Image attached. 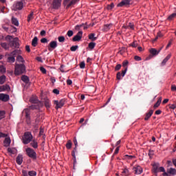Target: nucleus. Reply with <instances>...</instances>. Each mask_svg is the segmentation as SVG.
<instances>
[{"label":"nucleus","mask_w":176,"mask_h":176,"mask_svg":"<svg viewBox=\"0 0 176 176\" xmlns=\"http://www.w3.org/2000/svg\"><path fill=\"white\" fill-rule=\"evenodd\" d=\"M24 3H25V1L24 0L15 1L12 6V10L14 12H17V10H22L23 8H24Z\"/></svg>","instance_id":"6"},{"label":"nucleus","mask_w":176,"mask_h":176,"mask_svg":"<svg viewBox=\"0 0 176 176\" xmlns=\"http://www.w3.org/2000/svg\"><path fill=\"white\" fill-rule=\"evenodd\" d=\"M116 78H117L118 80H120V79H122V73L118 72Z\"/></svg>","instance_id":"48"},{"label":"nucleus","mask_w":176,"mask_h":176,"mask_svg":"<svg viewBox=\"0 0 176 176\" xmlns=\"http://www.w3.org/2000/svg\"><path fill=\"white\" fill-rule=\"evenodd\" d=\"M152 173L155 175L157 176V173H163V176H168V173H166V169H164V167L160 166V164L159 163H154L152 164Z\"/></svg>","instance_id":"1"},{"label":"nucleus","mask_w":176,"mask_h":176,"mask_svg":"<svg viewBox=\"0 0 176 176\" xmlns=\"http://www.w3.org/2000/svg\"><path fill=\"white\" fill-rule=\"evenodd\" d=\"M40 70L43 74H46V69H45V67H41Z\"/></svg>","instance_id":"58"},{"label":"nucleus","mask_w":176,"mask_h":176,"mask_svg":"<svg viewBox=\"0 0 176 176\" xmlns=\"http://www.w3.org/2000/svg\"><path fill=\"white\" fill-rule=\"evenodd\" d=\"M30 102L32 104H32L30 107V109H39L41 107H43V103L40 102L38 100V97L36 96H32L30 99Z\"/></svg>","instance_id":"3"},{"label":"nucleus","mask_w":176,"mask_h":176,"mask_svg":"<svg viewBox=\"0 0 176 176\" xmlns=\"http://www.w3.org/2000/svg\"><path fill=\"white\" fill-rule=\"evenodd\" d=\"M120 68H122V65L118 64L115 67V71H119V69H120Z\"/></svg>","instance_id":"55"},{"label":"nucleus","mask_w":176,"mask_h":176,"mask_svg":"<svg viewBox=\"0 0 176 176\" xmlns=\"http://www.w3.org/2000/svg\"><path fill=\"white\" fill-rule=\"evenodd\" d=\"M1 46L3 47V49H5V50H9V45H8V43H1Z\"/></svg>","instance_id":"32"},{"label":"nucleus","mask_w":176,"mask_h":176,"mask_svg":"<svg viewBox=\"0 0 176 176\" xmlns=\"http://www.w3.org/2000/svg\"><path fill=\"white\" fill-rule=\"evenodd\" d=\"M52 92L54 94H60V91L57 89H54Z\"/></svg>","instance_id":"60"},{"label":"nucleus","mask_w":176,"mask_h":176,"mask_svg":"<svg viewBox=\"0 0 176 176\" xmlns=\"http://www.w3.org/2000/svg\"><path fill=\"white\" fill-rule=\"evenodd\" d=\"M23 113H25V118L26 119H30V118H31L30 116V113H31V111L30 110V109H25L24 111H23Z\"/></svg>","instance_id":"21"},{"label":"nucleus","mask_w":176,"mask_h":176,"mask_svg":"<svg viewBox=\"0 0 176 176\" xmlns=\"http://www.w3.org/2000/svg\"><path fill=\"white\" fill-rule=\"evenodd\" d=\"M32 138H34V137L32 136V134L31 133V132H29V131L25 132L22 138V142L25 145H27L30 144L31 141H32Z\"/></svg>","instance_id":"5"},{"label":"nucleus","mask_w":176,"mask_h":176,"mask_svg":"<svg viewBox=\"0 0 176 176\" xmlns=\"http://www.w3.org/2000/svg\"><path fill=\"white\" fill-rule=\"evenodd\" d=\"M130 46H131L132 47H137V46H138L137 41H133L131 44H130Z\"/></svg>","instance_id":"45"},{"label":"nucleus","mask_w":176,"mask_h":176,"mask_svg":"<svg viewBox=\"0 0 176 176\" xmlns=\"http://www.w3.org/2000/svg\"><path fill=\"white\" fill-rule=\"evenodd\" d=\"M16 162L19 166H21L23 164V155L19 154L18 156L16 157Z\"/></svg>","instance_id":"19"},{"label":"nucleus","mask_w":176,"mask_h":176,"mask_svg":"<svg viewBox=\"0 0 176 176\" xmlns=\"http://www.w3.org/2000/svg\"><path fill=\"white\" fill-rule=\"evenodd\" d=\"M169 108H170V109H175V108H176V103L173 104H170L169 106Z\"/></svg>","instance_id":"61"},{"label":"nucleus","mask_w":176,"mask_h":176,"mask_svg":"<svg viewBox=\"0 0 176 176\" xmlns=\"http://www.w3.org/2000/svg\"><path fill=\"white\" fill-rule=\"evenodd\" d=\"M0 72L1 74H5L6 72V68L3 65L0 66Z\"/></svg>","instance_id":"42"},{"label":"nucleus","mask_w":176,"mask_h":176,"mask_svg":"<svg viewBox=\"0 0 176 176\" xmlns=\"http://www.w3.org/2000/svg\"><path fill=\"white\" fill-rule=\"evenodd\" d=\"M16 61H19V63H25L24 58L20 55L16 57Z\"/></svg>","instance_id":"37"},{"label":"nucleus","mask_w":176,"mask_h":176,"mask_svg":"<svg viewBox=\"0 0 176 176\" xmlns=\"http://www.w3.org/2000/svg\"><path fill=\"white\" fill-rule=\"evenodd\" d=\"M83 35V32H78L76 36H74L72 38L73 42H79L80 39H82V36Z\"/></svg>","instance_id":"13"},{"label":"nucleus","mask_w":176,"mask_h":176,"mask_svg":"<svg viewBox=\"0 0 176 176\" xmlns=\"http://www.w3.org/2000/svg\"><path fill=\"white\" fill-rule=\"evenodd\" d=\"M8 152H9V153H12V155H14V148H8Z\"/></svg>","instance_id":"50"},{"label":"nucleus","mask_w":176,"mask_h":176,"mask_svg":"<svg viewBox=\"0 0 176 176\" xmlns=\"http://www.w3.org/2000/svg\"><path fill=\"white\" fill-rule=\"evenodd\" d=\"M21 74H25V65L24 64H16L14 74L21 75Z\"/></svg>","instance_id":"7"},{"label":"nucleus","mask_w":176,"mask_h":176,"mask_svg":"<svg viewBox=\"0 0 176 176\" xmlns=\"http://www.w3.org/2000/svg\"><path fill=\"white\" fill-rule=\"evenodd\" d=\"M61 2H63V0H53L52 3V8L55 10L60 9L61 7Z\"/></svg>","instance_id":"11"},{"label":"nucleus","mask_w":176,"mask_h":176,"mask_svg":"<svg viewBox=\"0 0 176 176\" xmlns=\"http://www.w3.org/2000/svg\"><path fill=\"white\" fill-rule=\"evenodd\" d=\"M8 137V134L0 132V138H6Z\"/></svg>","instance_id":"47"},{"label":"nucleus","mask_w":176,"mask_h":176,"mask_svg":"<svg viewBox=\"0 0 176 176\" xmlns=\"http://www.w3.org/2000/svg\"><path fill=\"white\" fill-rule=\"evenodd\" d=\"M74 144L75 145V147L74 148L72 152V156L73 157L74 159V163L76 162V155H75V153H76V152H78V140H76V138H74Z\"/></svg>","instance_id":"9"},{"label":"nucleus","mask_w":176,"mask_h":176,"mask_svg":"<svg viewBox=\"0 0 176 176\" xmlns=\"http://www.w3.org/2000/svg\"><path fill=\"white\" fill-rule=\"evenodd\" d=\"M66 83L69 86H71V85H72V80H70V79L67 80Z\"/></svg>","instance_id":"59"},{"label":"nucleus","mask_w":176,"mask_h":176,"mask_svg":"<svg viewBox=\"0 0 176 176\" xmlns=\"http://www.w3.org/2000/svg\"><path fill=\"white\" fill-rule=\"evenodd\" d=\"M126 72H127V67H126L124 69V70L122 71L121 76H122V78H123L126 75Z\"/></svg>","instance_id":"51"},{"label":"nucleus","mask_w":176,"mask_h":176,"mask_svg":"<svg viewBox=\"0 0 176 176\" xmlns=\"http://www.w3.org/2000/svg\"><path fill=\"white\" fill-rule=\"evenodd\" d=\"M169 58H171V54L167 55V56L162 60L161 63L162 67L164 66V65L167 63V61H168Z\"/></svg>","instance_id":"25"},{"label":"nucleus","mask_w":176,"mask_h":176,"mask_svg":"<svg viewBox=\"0 0 176 176\" xmlns=\"http://www.w3.org/2000/svg\"><path fill=\"white\" fill-rule=\"evenodd\" d=\"M168 174H171L172 175H175L176 174V169L173 168H170L168 170Z\"/></svg>","instance_id":"35"},{"label":"nucleus","mask_w":176,"mask_h":176,"mask_svg":"<svg viewBox=\"0 0 176 176\" xmlns=\"http://www.w3.org/2000/svg\"><path fill=\"white\" fill-rule=\"evenodd\" d=\"M29 176H36V172L34 170H30L28 172Z\"/></svg>","instance_id":"43"},{"label":"nucleus","mask_w":176,"mask_h":176,"mask_svg":"<svg viewBox=\"0 0 176 176\" xmlns=\"http://www.w3.org/2000/svg\"><path fill=\"white\" fill-rule=\"evenodd\" d=\"M54 104L56 105V109L63 108V107H64V104H65V99H61L60 101L54 100Z\"/></svg>","instance_id":"10"},{"label":"nucleus","mask_w":176,"mask_h":176,"mask_svg":"<svg viewBox=\"0 0 176 176\" xmlns=\"http://www.w3.org/2000/svg\"><path fill=\"white\" fill-rule=\"evenodd\" d=\"M133 170L135 172V174L138 175H140V174H142L143 172L142 167L138 165L133 167Z\"/></svg>","instance_id":"15"},{"label":"nucleus","mask_w":176,"mask_h":176,"mask_svg":"<svg viewBox=\"0 0 176 176\" xmlns=\"http://www.w3.org/2000/svg\"><path fill=\"white\" fill-rule=\"evenodd\" d=\"M153 155H154L153 150H149V151H148V156H149V157H152L153 156Z\"/></svg>","instance_id":"53"},{"label":"nucleus","mask_w":176,"mask_h":176,"mask_svg":"<svg viewBox=\"0 0 176 176\" xmlns=\"http://www.w3.org/2000/svg\"><path fill=\"white\" fill-rule=\"evenodd\" d=\"M21 80H23L24 82V83H30V78H28V76L23 75L21 76Z\"/></svg>","instance_id":"26"},{"label":"nucleus","mask_w":176,"mask_h":176,"mask_svg":"<svg viewBox=\"0 0 176 176\" xmlns=\"http://www.w3.org/2000/svg\"><path fill=\"white\" fill-rule=\"evenodd\" d=\"M25 152H26V155H28V156L30 157V159H32L33 160H36V152H35L34 149L30 147H28L25 149Z\"/></svg>","instance_id":"8"},{"label":"nucleus","mask_w":176,"mask_h":176,"mask_svg":"<svg viewBox=\"0 0 176 176\" xmlns=\"http://www.w3.org/2000/svg\"><path fill=\"white\" fill-rule=\"evenodd\" d=\"M44 105L47 109H49L50 108V100L49 99H44Z\"/></svg>","instance_id":"28"},{"label":"nucleus","mask_w":176,"mask_h":176,"mask_svg":"<svg viewBox=\"0 0 176 176\" xmlns=\"http://www.w3.org/2000/svg\"><path fill=\"white\" fill-rule=\"evenodd\" d=\"M38 45V37L35 36L32 41V46L36 47Z\"/></svg>","instance_id":"23"},{"label":"nucleus","mask_w":176,"mask_h":176,"mask_svg":"<svg viewBox=\"0 0 176 176\" xmlns=\"http://www.w3.org/2000/svg\"><path fill=\"white\" fill-rule=\"evenodd\" d=\"M113 8H115V4H113V3H111L110 5L107 6L108 10H112Z\"/></svg>","instance_id":"44"},{"label":"nucleus","mask_w":176,"mask_h":176,"mask_svg":"<svg viewBox=\"0 0 176 176\" xmlns=\"http://www.w3.org/2000/svg\"><path fill=\"white\" fill-rule=\"evenodd\" d=\"M5 146H9L10 145V143L12 142V140H10V138H6L4 141Z\"/></svg>","instance_id":"24"},{"label":"nucleus","mask_w":176,"mask_h":176,"mask_svg":"<svg viewBox=\"0 0 176 176\" xmlns=\"http://www.w3.org/2000/svg\"><path fill=\"white\" fill-rule=\"evenodd\" d=\"M12 23L14 24V25L19 27V20H17L14 16L12 17Z\"/></svg>","instance_id":"29"},{"label":"nucleus","mask_w":176,"mask_h":176,"mask_svg":"<svg viewBox=\"0 0 176 176\" xmlns=\"http://www.w3.org/2000/svg\"><path fill=\"white\" fill-rule=\"evenodd\" d=\"M34 19V12H32L28 16V21L30 23L31 20Z\"/></svg>","instance_id":"33"},{"label":"nucleus","mask_w":176,"mask_h":176,"mask_svg":"<svg viewBox=\"0 0 176 176\" xmlns=\"http://www.w3.org/2000/svg\"><path fill=\"white\" fill-rule=\"evenodd\" d=\"M22 175L23 176H28V172L25 170H22Z\"/></svg>","instance_id":"57"},{"label":"nucleus","mask_w":176,"mask_h":176,"mask_svg":"<svg viewBox=\"0 0 176 176\" xmlns=\"http://www.w3.org/2000/svg\"><path fill=\"white\" fill-rule=\"evenodd\" d=\"M67 36L71 38V36H72V35H74V32L72 30H69V31H67Z\"/></svg>","instance_id":"46"},{"label":"nucleus","mask_w":176,"mask_h":176,"mask_svg":"<svg viewBox=\"0 0 176 176\" xmlns=\"http://www.w3.org/2000/svg\"><path fill=\"white\" fill-rule=\"evenodd\" d=\"M79 46L78 45H73L70 47V50L71 52H76V50H78Z\"/></svg>","instance_id":"40"},{"label":"nucleus","mask_w":176,"mask_h":176,"mask_svg":"<svg viewBox=\"0 0 176 176\" xmlns=\"http://www.w3.org/2000/svg\"><path fill=\"white\" fill-rule=\"evenodd\" d=\"M57 46H58L57 41H52L47 45V49H48L49 52H53V50H54V49H56V47H57Z\"/></svg>","instance_id":"12"},{"label":"nucleus","mask_w":176,"mask_h":176,"mask_svg":"<svg viewBox=\"0 0 176 176\" xmlns=\"http://www.w3.org/2000/svg\"><path fill=\"white\" fill-rule=\"evenodd\" d=\"M111 27H112V24H107L104 26V31H108L111 30Z\"/></svg>","instance_id":"41"},{"label":"nucleus","mask_w":176,"mask_h":176,"mask_svg":"<svg viewBox=\"0 0 176 176\" xmlns=\"http://www.w3.org/2000/svg\"><path fill=\"white\" fill-rule=\"evenodd\" d=\"M6 113L5 112V111L0 110V120H2V119H3V118H5Z\"/></svg>","instance_id":"39"},{"label":"nucleus","mask_w":176,"mask_h":176,"mask_svg":"<svg viewBox=\"0 0 176 176\" xmlns=\"http://www.w3.org/2000/svg\"><path fill=\"white\" fill-rule=\"evenodd\" d=\"M6 41H8V45L10 47H14L15 49H19L20 47V43H19V38H13L12 36H7L6 37Z\"/></svg>","instance_id":"2"},{"label":"nucleus","mask_w":176,"mask_h":176,"mask_svg":"<svg viewBox=\"0 0 176 176\" xmlns=\"http://www.w3.org/2000/svg\"><path fill=\"white\" fill-rule=\"evenodd\" d=\"M131 0H122L120 3L118 4V8H122V6H126L130 5Z\"/></svg>","instance_id":"16"},{"label":"nucleus","mask_w":176,"mask_h":176,"mask_svg":"<svg viewBox=\"0 0 176 176\" xmlns=\"http://www.w3.org/2000/svg\"><path fill=\"white\" fill-rule=\"evenodd\" d=\"M89 39L92 41H97V37H96V34L94 33H91L89 35Z\"/></svg>","instance_id":"30"},{"label":"nucleus","mask_w":176,"mask_h":176,"mask_svg":"<svg viewBox=\"0 0 176 176\" xmlns=\"http://www.w3.org/2000/svg\"><path fill=\"white\" fill-rule=\"evenodd\" d=\"M162 49H163V47H161L158 51L155 49V48H151L150 50V53L151 54H152L153 56H157V54H159V53H160V51L162 50Z\"/></svg>","instance_id":"18"},{"label":"nucleus","mask_w":176,"mask_h":176,"mask_svg":"<svg viewBox=\"0 0 176 176\" xmlns=\"http://www.w3.org/2000/svg\"><path fill=\"white\" fill-rule=\"evenodd\" d=\"M30 145L32 148H34V149H37V148H38V142H36V140H33L31 141Z\"/></svg>","instance_id":"22"},{"label":"nucleus","mask_w":176,"mask_h":176,"mask_svg":"<svg viewBox=\"0 0 176 176\" xmlns=\"http://www.w3.org/2000/svg\"><path fill=\"white\" fill-rule=\"evenodd\" d=\"M134 60H135V61H141V60H142V58H141L140 56H134Z\"/></svg>","instance_id":"56"},{"label":"nucleus","mask_w":176,"mask_h":176,"mask_svg":"<svg viewBox=\"0 0 176 176\" xmlns=\"http://www.w3.org/2000/svg\"><path fill=\"white\" fill-rule=\"evenodd\" d=\"M88 47L89 49H91V50H93V49H94V47H96V43H94V42L89 43L88 45Z\"/></svg>","instance_id":"36"},{"label":"nucleus","mask_w":176,"mask_h":176,"mask_svg":"<svg viewBox=\"0 0 176 176\" xmlns=\"http://www.w3.org/2000/svg\"><path fill=\"white\" fill-rule=\"evenodd\" d=\"M6 80V76L3 75L0 76V85H3Z\"/></svg>","instance_id":"31"},{"label":"nucleus","mask_w":176,"mask_h":176,"mask_svg":"<svg viewBox=\"0 0 176 176\" xmlns=\"http://www.w3.org/2000/svg\"><path fill=\"white\" fill-rule=\"evenodd\" d=\"M66 148L67 149H71V148H72V142H71V140L67 141V143L66 144Z\"/></svg>","instance_id":"38"},{"label":"nucleus","mask_w":176,"mask_h":176,"mask_svg":"<svg viewBox=\"0 0 176 176\" xmlns=\"http://www.w3.org/2000/svg\"><path fill=\"white\" fill-rule=\"evenodd\" d=\"M80 0H72L66 6V9H68L72 6V5H75L76 2H79Z\"/></svg>","instance_id":"27"},{"label":"nucleus","mask_w":176,"mask_h":176,"mask_svg":"<svg viewBox=\"0 0 176 176\" xmlns=\"http://www.w3.org/2000/svg\"><path fill=\"white\" fill-rule=\"evenodd\" d=\"M85 67H86V64L85 63V62H81L80 63V68H81V69H83Z\"/></svg>","instance_id":"52"},{"label":"nucleus","mask_w":176,"mask_h":176,"mask_svg":"<svg viewBox=\"0 0 176 176\" xmlns=\"http://www.w3.org/2000/svg\"><path fill=\"white\" fill-rule=\"evenodd\" d=\"M58 41L60 43H64V42H65V37H64V36H60L58 37Z\"/></svg>","instance_id":"34"},{"label":"nucleus","mask_w":176,"mask_h":176,"mask_svg":"<svg viewBox=\"0 0 176 176\" xmlns=\"http://www.w3.org/2000/svg\"><path fill=\"white\" fill-rule=\"evenodd\" d=\"M152 115H153V110H149L148 112L146 113L144 120H149Z\"/></svg>","instance_id":"20"},{"label":"nucleus","mask_w":176,"mask_h":176,"mask_svg":"<svg viewBox=\"0 0 176 176\" xmlns=\"http://www.w3.org/2000/svg\"><path fill=\"white\" fill-rule=\"evenodd\" d=\"M122 174H124L125 175H129V170L128 169H124L122 171Z\"/></svg>","instance_id":"63"},{"label":"nucleus","mask_w":176,"mask_h":176,"mask_svg":"<svg viewBox=\"0 0 176 176\" xmlns=\"http://www.w3.org/2000/svg\"><path fill=\"white\" fill-rule=\"evenodd\" d=\"M43 129H42V127L40 128V132H39V135H43V138H45V135H43Z\"/></svg>","instance_id":"54"},{"label":"nucleus","mask_w":176,"mask_h":176,"mask_svg":"<svg viewBox=\"0 0 176 176\" xmlns=\"http://www.w3.org/2000/svg\"><path fill=\"white\" fill-rule=\"evenodd\" d=\"M1 91H10V86L9 85H5L0 87Z\"/></svg>","instance_id":"17"},{"label":"nucleus","mask_w":176,"mask_h":176,"mask_svg":"<svg viewBox=\"0 0 176 176\" xmlns=\"http://www.w3.org/2000/svg\"><path fill=\"white\" fill-rule=\"evenodd\" d=\"M10 100V96L6 94H0V101H3V102H8Z\"/></svg>","instance_id":"14"},{"label":"nucleus","mask_w":176,"mask_h":176,"mask_svg":"<svg viewBox=\"0 0 176 176\" xmlns=\"http://www.w3.org/2000/svg\"><path fill=\"white\" fill-rule=\"evenodd\" d=\"M171 90H172V91H176V86L175 85H172L171 86Z\"/></svg>","instance_id":"64"},{"label":"nucleus","mask_w":176,"mask_h":176,"mask_svg":"<svg viewBox=\"0 0 176 176\" xmlns=\"http://www.w3.org/2000/svg\"><path fill=\"white\" fill-rule=\"evenodd\" d=\"M41 43H47L49 41L46 38H43L41 39Z\"/></svg>","instance_id":"49"},{"label":"nucleus","mask_w":176,"mask_h":176,"mask_svg":"<svg viewBox=\"0 0 176 176\" xmlns=\"http://www.w3.org/2000/svg\"><path fill=\"white\" fill-rule=\"evenodd\" d=\"M17 54H21V50H14L10 53L8 57V63H14V61H16L15 57L17 56Z\"/></svg>","instance_id":"4"},{"label":"nucleus","mask_w":176,"mask_h":176,"mask_svg":"<svg viewBox=\"0 0 176 176\" xmlns=\"http://www.w3.org/2000/svg\"><path fill=\"white\" fill-rule=\"evenodd\" d=\"M129 27V28H131V30H134V24L129 23L128 28Z\"/></svg>","instance_id":"62"}]
</instances>
